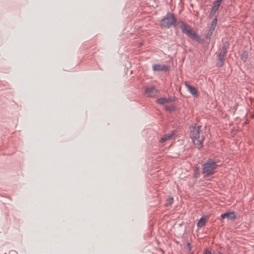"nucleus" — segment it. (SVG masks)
Segmentation results:
<instances>
[{
	"label": "nucleus",
	"mask_w": 254,
	"mask_h": 254,
	"mask_svg": "<svg viewBox=\"0 0 254 254\" xmlns=\"http://www.w3.org/2000/svg\"><path fill=\"white\" fill-rule=\"evenodd\" d=\"M219 7L217 5H215L212 7V10L210 11V15L211 16L214 14L216 11L218 9Z\"/></svg>",
	"instance_id": "a211bd4d"
},
{
	"label": "nucleus",
	"mask_w": 254,
	"mask_h": 254,
	"mask_svg": "<svg viewBox=\"0 0 254 254\" xmlns=\"http://www.w3.org/2000/svg\"><path fill=\"white\" fill-rule=\"evenodd\" d=\"M186 86L187 87L188 90L190 92V93H191L193 96H197V90L194 87L189 84H186Z\"/></svg>",
	"instance_id": "f8f14e48"
},
{
	"label": "nucleus",
	"mask_w": 254,
	"mask_h": 254,
	"mask_svg": "<svg viewBox=\"0 0 254 254\" xmlns=\"http://www.w3.org/2000/svg\"><path fill=\"white\" fill-rule=\"evenodd\" d=\"M157 92V90L153 86H149L146 88L145 95L149 97H154Z\"/></svg>",
	"instance_id": "39448f33"
},
{
	"label": "nucleus",
	"mask_w": 254,
	"mask_h": 254,
	"mask_svg": "<svg viewBox=\"0 0 254 254\" xmlns=\"http://www.w3.org/2000/svg\"><path fill=\"white\" fill-rule=\"evenodd\" d=\"M185 34L189 37L196 39L197 40H199V36L196 33V32L193 31L191 28L189 30V31H187V33Z\"/></svg>",
	"instance_id": "9d476101"
},
{
	"label": "nucleus",
	"mask_w": 254,
	"mask_h": 254,
	"mask_svg": "<svg viewBox=\"0 0 254 254\" xmlns=\"http://www.w3.org/2000/svg\"><path fill=\"white\" fill-rule=\"evenodd\" d=\"M172 101H173V99L172 97H169L168 98H161L158 99L156 100V102L160 105H163V104H164L165 103H169Z\"/></svg>",
	"instance_id": "9b49d317"
},
{
	"label": "nucleus",
	"mask_w": 254,
	"mask_h": 254,
	"mask_svg": "<svg viewBox=\"0 0 254 254\" xmlns=\"http://www.w3.org/2000/svg\"><path fill=\"white\" fill-rule=\"evenodd\" d=\"M174 199L173 197L169 198L167 199L166 203H165L166 206H168L171 205L173 202Z\"/></svg>",
	"instance_id": "f3484780"
},
{
	"label": "nucleus",
	"mask_w": 254,
	"mask_h": 254,
	"mask_svg": "<svg viewBox=\"0 0 254 254\" xmlns=\"http://www.w3.org/2000/svg\"><path fill=\"white\" fill-rule=\"evenodd\" d=\"M220 217L222 219L227 218V219L234 220L236 218V215L234 212H228L222 214Z\"/></svg>",
	"instance_id": "423d86ee"
},
{
	"label": "nucleus",
	"mask_w": 254,
	"mask_h": 254,
	"mask_svg": "<svg viewBox=\"0 0 254 254\" xmlns=\"http://www.w3.org/2000/svg\"><path fill=\"white\" fill-rule=\"evenodd\" d=\"M217 164L215 161L212 159L207 160L203 166L202 173L204 177H210L213 175L217 168Z\"/></svg>",
	"instance_id": "f257e3e1"
},
{
	"label": "nucleus",
	"mask_w": 254,
	"mask_h": 254,
	"mask_svg": "<svg viewBox=\"0 0 254 254\" xmlns=\"http://www.w3.org/2000/svg\"><path fill=\"white\" fill-rule=\"evenodd\" d=\"M217 254H222V253L218 252Z\"/></svg>",
	"instance_id": "5701e85b"
},
{
	"label": "nucleus",
	"mask_w": 254,
	"mask_h": 254,
	"mask_svg": "<svg viewBox=\"0 0 254 254\" xmlns=\"http://www.w3.org/2000/svg\"><path fill=\"white\" fill-rule=\"evenodd\" d=\"M214 29H215V28H212L211 27H209V29L208 30V32H207V34H206V36H205L206 38L207 39H209V40L210 39L211 36H212Z\"/></svg>",
	"instance_id": "2eb2a0df"
},
{
	"label": "nucleus",
	"mask_w": 254,
	"mask_h": 254,
	"mask_svg": "<svg viewBox=\"0 0 254 254\" xmlns=\"http://www.w3.org/2000/svg\"><path fill=\"white\" fill-rule=\"evenodd\" d=\"M178 24L179 25L180 28H181L182 32L184 34H186L187 31H189V30L191 28L190 26L187 25L183 21H179Z\"/></svg>",
	"instance_id": "1a4fd4ad"
},
{
	"label": "nucleus",
	"mask_w": 254,
	"mask_h": 254,
	"mask_svg": "<svg viewBox=\"0 0 254 254\" xmlns=\"http://www.w3.org/2000/svg\"><path fill=\"white\" fill-rule=\"evenodd\" d=\"M152 68L154 71H167L168 69V67L167 65L159 64L153 65Z\"/></svg>",
	"instance_id": "0eeeda50"
},
{
	"label": "nucleus",
	"mask_w": 254,
	"mask_h": 254,
	"mask_svg": "<svg viewBox=\"0 0 254 254\" xmlns=\"http://www.w3.org/2000/svg\"><path fill=\"white\" fill-rule=\"evenodd\" d=\"M174 135V132H172L171 133L165 134L164 136L160 139V141L162 143L164 142L166 140L170 139Z\"/></svg>",
	"instance_id": "4468645a"
},
{
	"label": "nucleus",
	"mask_w": 254,
	"mask_h": 254,
	"mask_svg": "<svg viewBox=\"0 0 254 254\" xmlns=\"http://www.w3.org/2000/svg\"><path fill=\"white\" fill-rule=\"evenodd\" d=\"M217 22V19L216 17L213 19L212 21L210 27L215 28Z\"/></svg>",
	"instance_id": "6ab92c4d"
},
{
	"label": "nucleus",
	"mask_w": 254,
	"mask_h": 254,
	"mask_svg": "<svg viewBox=\"0 0 254 254\" xmlns=\"http://www.w3.org/2000/svg\"><path fill=\"white\" fill-rule=\"evenodd\" d=\"M166 110L171 111L172 109L171 107H166Z\"/></svg>",
	"instance_id": "4be33fe9"
},
{
	"label": "nucleus",
	"mask_w": 254,
	"mask_h": 254,
	"mask_svg": "<svg viewBox=\"0 0 254 254\" xmlns=\"http://www.w3.org/2000/svg\"><path fill=\"white\" fill-rule=\"evenodd\" d=\"M177 24V19L175 15L171 12H168L166 16L161 20L162 26L169 28L171 26L175 27Z\"/></svg>",
	"instance_id": "f03ea898"
},
{
	"label": "nucleus",
	"mask_w": 254,
	"mask_h": 254,
	"mask_svg": "<svg viewBox=\"0 0 254 254\" xmlns=\"http://www.w3.org/2000/svg\"><path fill=\"white\" fill-rule=\"evenodd\" d=\"M201 126L196 124H192L190 127V135L191 138L197 139L200 138L201 130Z\"/></svg>",
	"instance_id": "20e7f679"
},
{
	"label": "nucleus",
	"mask_w": 254,
	"mask_h": 254,
	"mask_svg": "<svg viewBox=\"0 0 254 254\" xmlns=\"http://www.w3.org/2000/svg\"><path fill=\"white\" fill-rule=\"evenodd\" d=\"M248 57V52L247 51H245L243 52L241 56V59L244 62H246L247 60Z\"/></svg>",
	"instance_id": "dca6fc26"
},
{
	"label": "nucleus",
	"mask_w": 254,
	"mask_h": 254,
	"mask_svg": "<svg viewBox=\"0 0 254 254\" xmlns=\"http://www.w3.org/2000/svg\"><path fill=\"white\" fill-rule=\"evenodd\" d=\"M207 217L205 216L202 217L197 223V226L198 227H202L205 224Z\"/></svg>",
	"instance_id": "ddd939ff"
},
{
	"label": "nucleus",
	"mask_w": 254,
	"mask_h": 254,
	"mask_svg": "<svg viewBox=\"0 0 254 254\" xmlns=\"http://www.w3.org/2000/svg\"><path fill=\"white\" fill-rule=\"evenodd\" d=\"M204 254H211V252L208 249H206L204 251Z\"/></svg>",
	"instance_id": "412c9836"
},
{
	"label": "nucleus",
	"mask_w": 254,
	"mask_h": 254,
	"mask_svg": "<svg viewBox=\"0 0 254 254\" xmlns=\"http://www.w3.org/2000/svg\"><path fill=\"white\" fill-rule=\"evenodd\" d=\"M221 3V1L216 0V1H215V2L214 3V5H217V6L219 7Z\"/></svg>",
	"instance_id": "aec40b11"
},
{
	"label": "nucleus",
	"mask_w": 254,
	"mask_h": 254,
	"mask_svg": "<svg viewBox=\"0 0 254 254\" xmlns=\"http://www.w3.org/2000/svg\"><path fill=\"white\" fill-rule=\"evenodd\" d=\"M193 140V143L194 144L195 146L198 148L200 149L202 146V143L204 141V139L203 137H200L195 139V138H191Z\"/></svg>",
	"instance_id": "6e6552de"
},
{
	"label": "nucleus",
	"mask_w": 254,
	"mask_h": 254,
	"mask_svg": "<svg viewBox=\"0 0 254 254\" xmlns=\"http://www.w3.org/2000/svg\"><path fill=\"white\" fill-rule=\"evenodd\" d=\"M228 48V44L226 42L224 43L222 47L221 51L218 55V59L216 63V65L218 67H221L223 65L224 58L227 52Z\"/></svg>",
	"instance_id": "7ed1b4c3"
}]
</instances>
